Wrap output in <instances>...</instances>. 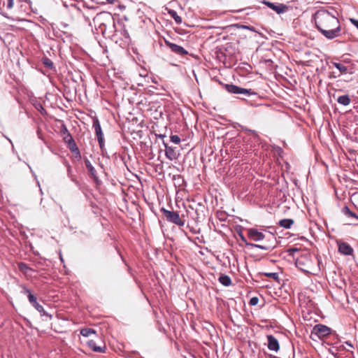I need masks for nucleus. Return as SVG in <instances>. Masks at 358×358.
Masks as SVG:
<instances>
[{"label":"nucleus","mask_w":358,"mask_h":358,"mask_svg":"<svg viewBox=\"0 0 358 358\" xmlns=\"http://www.w3.org/2000/svg\"><path fill=\"white\" fill-rule=\"evenodd\" d=\"M313 18L317 29L326 38L332 40L341 35V27L338 19L327 10H317Z\"/></svg>","instance_id":"obj_1"},{"label":"nucleus","mask_w":358,"mask_h":358,"mask_svg":"<svg viewBox=\"0 0 358 358\" xmlns=\"http://www.w3.org/2000/svg\"><path fill=\"white\" fill-rule=\"evenodd\" d=\"M161 212L169 222L175 224L179 227H183L185 225V222L182 219L183 215L180 217L177 211L169 210L162 208Z\"/></svg>","instance_id":"obj_2"},{"label":"nucleus","mask_w":358,"mask_h":358,"mask_svg":"<svg viewBox=\"0 0 358 358\" xmlns=\"http://www.w3.org/2000/svg\"><path fill=\"white\" fill-rule=\"evenodd\" d=\"M225 90L231 93V94H244L246 96H250L254 95L257 96V93L252 91V90H248L245 88H242L241 87H238L237 85H233V84H227L224 86Z\"/></svg>","instance_id":"obj_3"},{"label":"nucleus","mask_w":358,"mask_h":358,"mask_svg":"<svg viewBox=\"0 0 358 358\" xmlns=\"http://www.w3.org/2000/svg\"><path fill=\"white\" fill-rule=\"evenodd\" d=\"M263 4L268 6L269 8L273 10L277 14H282L285 13L288 10V6L283 3H277V2H271L268 1L264 0L262 2Z\"/></svg>","instance_id":"obj_4"},{"label":"nucleus","mask_w":358,"mask_h":358,"mask_svg":"<svg viewBox=\"0 0 358 358\" xmlns=\"http://www.w3.org/2000/svg\"><path fill=\"white\" fill-rule=\"evenodd\" d=\"M331 329L327 326L322 324H316L313 329L312 334L321 338L329 335Z\"/></svg>","instance_id":"obj_5"},{"label":"nucleus","mask_w":358,"mask_h":358,"mask_svg":"<svg viewBox=\"0 0 358 358\" xmlns=\"http://www.w3.org/2000/svg\"><path fill=\"white\" fill-rule=\"evenodd\" d=\"M93 127L95 131L96 136L97 137V140L99 141V144L100 145V148H102L104 145L103 142V134L102 132V129L100 125L99 120L96 117L93 118Z\"/></svg>","instance_id":"obj_6"},{"label":"nucleus","mask_w":358,"mask_h":358,"mask_svg":"<svg viewBox=\"0 0 358 358\" xmlns=\"http://www.w3.org/2000/svg\"><path fill=\"white\" fill-rule=\"evenodd\" d=\"M164 43L166 46H168L171 52L179 55V56H185L188 54V52L183 48L182 46H180L177 44L170 42L169 41L164 39Z\"/></svg>","instance_id":"obj_7"},{"label":"nucleus","mask_w":358,"mask_h":358,"mask_svg":"<svg viewBox=\"0 0 358 358\" xmlns=\"http://www.w3.org/2000/svg\"><path fill=\"white\" fill-rule=\"evenodd\" d=\"M29 301L40 313L41 316H47L52 318V315L48 313L43 307L37 302V298L35 295H30Z\"/></svg>","instance_id":"obj_8"},{"label":"nucleus","mask_w":358,"mask_h":358,"mask_svg":"<svg viewBox=\"0 0 358 358\" xmlns=\"http://www.w3.org/2000/svg\"><path fill=\"white\" fill-rule=\"evenodd\" d=\"M248 238L254 241H259L264 239L266 235L261 231H259L257 229L250 228L248 229Z\"/></svg>","instance_id":"obj_9"},{"label":"nucleus","mask_w":358,"mask_h":358,"mask_svg":"<svg viewBox=\"0 0 358 358\" xmlns=\"http://www.w3.org/2000/svg\"><path fill=\"white\" fill-rule=\"evenodd\" d=\"M163 145L165 147V155L169 159L173 161L178 159L179 154L176 151V148L168 145L164 141H163Z\"/></svg>","instance_id":"obj_10"},{"label":"nucleus","mask_w":358,"mask_h":358,"mask_svg":"<svg viewBox=\"0 0 358 358\" xmlns=\"http://www.w3.org/2000/svg\"><path fill=\"white\" fill-rule=\"evenodd\" d=\"M266 338L268 348L271 351L278 352L280 350V344L277 338L273 335H268Z\"/></svg>","instance_id":"obj_11"},{"label":"nucleus","mask_w":358,"mask_h":358,"mask_svg":"<svg viewBox=\"0 0 358 358\" xmlns=\"http://www.w3.org/2000/svg\"><path fill=\"white\" fill-rule=\"evenodd\" d=\"M239 236L241 238V240L243 243H245L246 246H250L252 248H259V249H262L264 250H268L275 247V245H259V244L248 243V242H247L245 237L243 235L242 233L239 234Z\"/></svg>","instance_id":"obj_12"},{"label":"nucleus","mask_w":358,"mask_h":358,"mask_svg":"<svg viewBox=\"0 0 358 358\" xmlns=\"http://www.w3.org/2000/svg\"><path fill=\"white\" fill-rule=\"evenodd\" d=\"M85 164L90 176L93 178L94 181L98 184L99 182V179L97 176L96 171L87 158L85 159Z\"/></svg>","instance_id":"obj_13"},{"label":"nucleus","mask_w":358,"mask_h":358,"mask_svg":"<svg viewBox=\"0 0 358 358\" xmlns=\"http://www.w3.org/2000/svg\"><path fill=\"white\" fill-rule=\"evenodd\" d=\"M338 251L345 255H351L353 252V249L348 243L343 242L338 244Z\"/></svg>","instance_id":"obj_14"},{"label":"nucleus","mask_w":358,"mask_h":358,"mask_svg":"<svg viewBox=\"0 0 358 358\" xmlns=\"http://www.w3.org/2000/svg\"><path fill=\"white\" fill-rule=\"evenodd\" d=\"M309 258H310V256L301 257L300 258L297 259L296 261V266L304 272H309V267L306 266L304 262L305 260L308 261Z\"/></svg>","instance_id":"obj_15"},{"label":"nucleus","mask_w":358,"mask_h":358,"mask_svg":"<svg viewBox=\"0 0 358 358\" xmlns=\"http://www.w3.org/2000/svg\"><path fill=\"white\" fill-rule=\"evenodd\" d=\"M60 133L65 143L73 139L64 124H62L61 126Z\"/></svg>","instance_id":"obj_16"},{"label":"nucleus","mask_w":358,"mask_h":358,"mask_svg":"<svg viewBox=\"0 0 358 358\" xmlns=\"http://www.w3.org/2000/svg\"><path fill=\"white\" fill-rule=\"evenodd\" d=\"M341 213L348 218L353 219L358 222V215L355 213L350 210L348 206H345L343 207L341 209Z\"/></svg>","instance_id":"obj_17"},{"label":"nucleus","mask_w":358,"mask_h":358,"mask_svg":"<svg viewBox=\"0 0 358 358\" xmlns=\"http://www.w3.org/2000/svg\"><path fill=\"white\" fill-rule=\"evenodd\" d=\"M87 345L94 352H104L106 350L105 345L103 347L97 346L96 342L93 340H90L87 342Z\"/></svg>","instance_id":"obj_18"},{"label":"nucleus","mask_w":358,"mask_h":358,"mask_svg":"<svg viewBox=\"0 0 358 358\" xmlns=\"http://www.w3.org/2000/svg\"><path fill=\"white\" fill-rule=\"evenodd\" d=\"M337 101L339 104L346 106L350 103L351 99L348 94H345V95L339 96L337 98Z\"/></svg>","instance_id":"obj_19"},{"label":"nucleus","mask_w":358,"mask_h":358,"mask_svg":"<svg viewBox=\"0 0 358 358\" xmlns=\"http://www.w3.org/2000/svg\"><path fill=\"white\" fill-rule=\"evenodd\" d=\"M219 282L224 286L228 287L231 285V280L227 275H221L218 279Z\"/></svg>","instance_id":"obj_20"},{"label":"nucleus","mask_w":358,"mask_h":358,"mask_svg":"<svg viewBox=\"0 0 358 358\" xmlns=\"http://www.w3.org/2000/svg\"><path fill=\"white\" fill-rule=\"evenodd\" d=\"M278 224L281 227L289 229L294 224V220L292 219H282L279 221Z\"/></svg>","instance_id":"obj_21"},{"label":"nucleus","mask_w":358,"mask_h":358,"mask_svg":"<svg viewBox=\"0 0 358 358\" xmlns=\"http://www.w3.org/2000/svg\"><path fill=\"white\" fill-rule=\"evenodd\" d=\"M332 65L336 67L341 74L346 73L348 72V67L341 63L332 62Z\"/></svg>","instance_id":"obj_22"},{"label":"nucleus","mask_w":358,"mask_h":358,"mask_svg":"<svg viewBox=\"0 0 358 358\" xmlns=\"http://www.w3.org/2000/svg\"><path fill=\"white\" fill-rule=\"evenodd\" d=\"M41 62L43 63V64L48 69H55V66H54V64L53 62H52L51 59H50L49 58L46 57H44L41 59Z\"/></svg>","instance_id":"obj_23"},{"label":"nucleus","mask_w":358,"mask_h":358,"mask_svg":"<svg viewBox=\"0 0 358 358\" xmlns=\"http://www.w3.org/2000/svg\"><path fill=\"white\" fill-rule=\"evenodd\" d=\"M66 143L68 145V148L70 150V151L72 152V153H74L75 152H78V148L74 141V139L73 140H71L68 142H66Z\"/></svg>","instance_id":"obj_24"},{"label":"nucleus","mask_w":358,"mask_h":358,"mask_svg":"<svg viewBox=\"0 0 358 358\" xmlns=\"http://www.w3.org/2000/svg\"><path fill=\"white\" fill-rule=\"evenodd\" d=\"M169 14L170 15V16H171L174 19L175 22L177 24H179L182 23V17L178 15V13L176 10H169Z\"/></svg>","instance_id":"obj_25"},{"label":"nucleus","mask_w":358,"mask_h":358,"mask_svg":"<svg viewBox=\"0 0 358 358\" xmlns=\"http://www.w3.org/2000/svg\"><path fill=\"white\" fill-rule=\"evenodd\" d=\"M96 334V331L93 329H91V328H84V329H81V331H80V334L84 337H88L91 334Z\"/></svg>","instance_id":"obj_26"},{"label":"nucleus","mask_w":358,"mask_h":358,"mask_svg":"<svg viewBox=\"0 0 358 358\" xmlns=\"http://www.w3.org/2000/svg\"><path fill=\"white\" fill-rule=\"evenodd\" d=\"M262 275L271 278L276 281L279 280V275L278 273H262Z\"/></svg>","instance_id":"obj_27"},{"label":"nucleus","mask_w":358,"mask_h":358,"mask_svg":"<svg viewBox=\"0 0 358 358\" xmlns=\"http://www.w3.org/2000/svg\"><path fill=\"white\" fill-rule=\"evenodd\" d=\"M21 287L22 288V290L21 292L24 294H27L28 299H29V296L34 295V294L31 292V291L25 285H22Z\"/></svg>","instance_id":"obj_28"},{"label":"nucleus","mask_w":358,"mask_h":358,"mask_svg":"<svg viewBox=\"0 0 358 358\" xmlns=\"http://www.w3.org/2000/svg\"><path fill=\"white\" fill-rule=\"evenodd\" d=\"M3 6L6 5L7 9H11L13 6V0H2Z\"/></svg>","instance_id":"obj_29"},{"label":"nucleus","mask_w":358,"mask_h":358,"mask_svg":"<svg viewBox=\"0 0 358 358\" xmlns=\"http://www.w3.org/2000/svg\"><path fill=\"white\" fill-rule=\"evenodd\" d=\"M170 140L172 143L178 144L180 142V138L177 135H172L170 136Z\"/></svg>","instance_id":"obj_30"},{"label":"nucleus","mask_w":358,"mask_h":358,"mask_svg":"<svg viewBox=\"0 0 358 358\" xmlns=\"http://www.w3.org/2000/svg\"><path fill=\"white\" fill-rule=\"evenodd\" d=\"M18 267H19L20 270L22 271L29 269V267L27 266V264L25 263H23V262L19 263Z\"/></svg>","instance_id":"obj_31"},{"label":"nucleus","mask_w":358,"mask_h":358,"mask_svg":"<svg viewBox=\"0 0 358 358\" xmlns=\"http://www.w3.org/2000/svg\"><path fill=\"white\" fill-rule=\"evenodd\" d=\"M258 302H259V299L257 297L255 296V297H252L250 299L249 303L251 306H255L258 303Z\"/></svg>","instance_id":"obj_32"},{"label":"nucleus","mask_w":358,"mask_h":358,"mask_svg":"<svg viewBox=\"0 0 358 358\" xmlns=\"http://www.w3.org/2000/svg\"><path fill=\"white\" fill-rule=\"evenodd\" d=\"M350 21L358 29V20L351 18L350 19Z\"/></svg>","instance_id":"obj_33"},{"label":"nucleus","mask_w":358,"mask_h":358,"mask_svg":"<svg viewBox=\"0 0 358 358\" xmlns=\"http://www.w3.org/2000/svg\"><path fill=\"white\" fill-rule=\"evenodd\" d=\"M73 154L75 155V157L76 159H78V160H80L81 159V155H80V152L79 150H78V152H75Z\"/></svg>","instance_id":"obj_34"},{"label":"nucleus","mask_w":358,"mask_h":358,"mask_svg":"<svg viewBox=\"0 0 358 358\" xmlns=\"http://www.w3.org/2000/svg\"><path fill=\"white\" fill-rule=\"evenodd\" d=\"M68 175L71 177L72 181L76 182L75 178L71 176V170L69 166L68 168Z\"/></svg>","instance_id":"obj_35"},{"label":"nucleus","mask_w":358,"mask_h":358,"mask_svg":"<svg viewBox=\"0 0 358 358\" xmlns=\"http://www.w3.org/2000/svg\"><path fill=\"white\" fill-rule=\"evenodd\" d=\"M355 201L356 203H354V205L356 208H358V196H355L354 198Z\"/></svg>","instance_id":"obj_36"},{"label":"nucleus","mask_w":358,"mask_h":358,"mask_svg":"<svg viewBox=\"0 0 358 358\" xmlns=\"http://www.w3.org/2000/svg\"><path fill=\"white\" fill-rule=\"evenodd\" d=\"M270 238H271L273 241V243H275V238L274 237V235L271 233H268Z\"/></svg>","instance_id":"obj_37"},{"label":"nucleus","mask_w":358,"mask_h":358,"mask_svg":"<svg viewBox=\"0 0 358 358\" xmlns=\"http://www.w3.org/2000/svg\"><path fill=\"white\" fill-rule=\"evenodd\" d=\"M156 136L157 138L163 139V138H164L166 137V135L165 134H156Z\"/></svg>","instance_id":"obj_38"},{"label":"nucleus","mask_w":358,"mask_h":358,"mask_svg":"<svg viewBox=\"0 0 358 358\" xmlns=\"http://www.w3.org/2000/svg\"><path fill=\"white\" fill-rule=\"evenodd\" d=\"M345 343L348 345V347H350L351 348H353L352 344L350 341H346Z\"/></svg>","instance_id":"obj_39"},{"label":"nucleus","mask_w":358,"mask_h":358,"mask_svg":"<svg viewBox=\"0 0 358 358\" xmlns=\"http://www.w3.org/2000/svg\"><path fill=\"white\" fill-rule=\"evenodd\" d=\"M268 358H279V357H276V356H274V355H269L268 356Z\"/></svg>","instance_id":"obj_40"},{"label":"nucleus","mask_w":358,"mask_h":358,"mask_svg":"<svg viewBox=\"0 0 358 358\" xmlns=\"http://www.w3.org/2000/svg\"><path fill=\"white\" fill-rule=\"evenodd\" d=\"M109 3H113L115 0H106Z\"/></svg>","instance_id":"obj_41"},{"label":"nucleus","mask_w":358,"mask_h":358,"mask_svg":"<svg viewBox=\"0 0 358 358\" xmlns=\"http://www.w3.org/2000/svg\"><path fill=\"white\" fill-rule=\"evenodd\" d=\"M59 258H60L61 262H64V259H63V257H62L61 254L59 255Z\"/></svg>","instance_id":"obj_42"},{"label":"nucleus","mask_w":358,"mask_h":358,"mask_svg":"<svg viewBox=\"0 0 358 358\" xmlns=\"http://www.w3.org/2000/svg\"><path fill=\"white\" fill-rule=\"evenodd\" d=\"M250 131L252 134H256V131H254V130H250Z\"/></svg>","instance_id":"obj_43"},{"label":"nucleus","mask_w":358,"mask_h":358,"mask_svg":"<svg viewBox=\"0 0 358 358\" xmlns=\"http://www.w3.org/2000/svg\"><path fill=\"white\" fill-rule=\"evenodd\" d=\"M242 27H243V28H244V29H248V27H247V26H244V25H243V26H242Z\"/></svg>","instance_id":"obj_44"}]
</instances>
